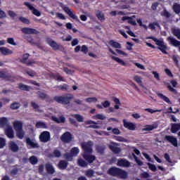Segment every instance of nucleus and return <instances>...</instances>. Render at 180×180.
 Wrapping results in <instances>:
<instances>
[{
    "label": "nucleus",
    "instance_id": "13",
    "mask_svg": "<svg viewBox=\"0 0 180 180\" xmlns=\"http://www.w3.org/2000/svg\"><path fill=\"white\" fill-rule=\"evenodd\" d=\"M46 43L53 48V50H60V47H63L60 45H58L57 42L52 41L51 38H46Z\"/></svg>",
    "mask_w": 180,
    "mask_h": 180
},
{
    "label": "nucleus",
    "instance_id": "36",
    "mask_svg": "<svg viewBox=\"0 0 180 180\" xmlns=\"http://www.w3.org/2000/svg\"><path fill=\"white\" fill-rule=\"evenodd\" d=\"M8 118L3 117L0 118V127H6L8 126Z\"/></svg>",
    "mask_w": 180,
    "mask_h": 180
},
{
    "label": "nucleus",
    "instance_id": "58",
    "mask_svg": "<svg viewBox=\"0 0 180 180\" xmlns=\"http://www.w3.org/2000/svg\"><path fill=\"white\" fill-rule=\"evenodd\" d=\"M155 26H157V27H160V24L158 22H153L149 24V28L152 30H155Z\"/></svg>",
    "mask_w": 180,
    "mask_h": 180
},
{
    "label": "nucleus",
    "instance_id": "4",
    "mask_svg": "<svg viewBox=\"0 0 180 180\" xmlns=\"http://www.w3.org/2000/svg\"><path fill=\"white\" fill-rule=\"evenodd\" d=\"M92 146H94V143H92V141H91L82 143L81 147L83 150V154H92V153L94 152L92 149Z\"/></svg>",
    "mask_w": 180,
    "mask_h": 180
},
{
    "label": "nucleus",
    "instance_id": "50",
    "mask_svg": "<svg viewBox=\"0 0 180 180\" xmlns=\"http://www.w3.org/2000/svg\"><path fill=\"white\" fill-rule=\"evenodd\" d=\"M173 11L176 13V15H179V13H180V5L178 4H174L173 5Z\"/></svg>",
    "mask_w": 180,
    "mask_h": 180
},
{
    "label": "nucleus",
    "instance_id": "59",
    "mask_svg": "<svg viewBox=\"0 0 180 180\" xmlns=\"http://www.w3.org/2000/svg\"><path fill=\"white\" fill-rule=\"evenodd\" d=\"M68 88H70V86H68L67 84H63V85L59 86V89L61 91H68Z\"/></svg>",
    "mask_w": 180,
    "mask_h": 180
},
{
    "label": "nucleus",
    "instance_id": "61",
    "mask_svg": "<svg viewBox=\"0 0 180 180\" xmlns=\"http://www.w3.org/2000/svg\"><path fill=\"white\" fill-rule=\"evenodd\" d=\"M146 112H148V113H157V112H161V110H153L152 108H146Z\"/></svg>",
    "mask_w": 180,
    "mask_h": 180
},
{
    "label": "nucleus",
    "instance_id": "30",
    "mask_svg": "<svg viewBox=\"0 0 180 180\" xmlns=\"http://www.w3.org/2000/svg\"><path fill=\"white\" fill-rule=\"evenodd\" d=\"M49 157L51 158H60L61 157V151L55 149L52 153L49 154Z\"/></svg>",
    "mask_w": 180,
    "mask_h": 180
},
{
    "label": "nucleus",
    "instance_id": "40",
    "mask_svg": "<svg viewBox=\"0 0 180 180\" xmlns=\"http://www.w3.org/2000/svg\"><path fill=\"white\" fill-rule=\"evenodd\" d=\"M18 88L21 91H30V86H29L26 84H23L22 83L18 84Z\"/></svg>",
    "mask_w": 180,
    "mask_h": 180
},
{
    "label": "nucleus",
    "instance_id": "64",
    "mask_svg": "<svg viewBox=\"0 0 180 180\" xmlns=\"http://www.w3.org/2000/svg\"><path fill=\"white\" fill-rule=\"evenodd\" d=\"M81 51L84 53V54H87L88 53V47L86 45H83L82 46Z\"/></svg>",
    "mask_w": 180,
    "mask_h": 180
},
{
    "label": "nucleus",
    "instance_id": "48",
    "mask_svg": "<svg viewBox=\"0 0 180 180\" xmlns=\"http://www.w3.org/2000/svg\"><path fill=\"white\" fill-rule=\"evenodd\" d=\"M86 176H88V178H92L94 175H95V172L93 169H88L86 171L85 173Z\"/></svg>",
    "mask_w": 180,
    "mask_h": 180
},
{
    "label": "nucleus",
    "instance_id": "7",
    "mask_svg": "<svg viewBox=\"0 0 180 180\" xmlns=\"http://www.w3.org/2000/svg\"><path fill=\"white\" fill-rule=\"evenodd\" d=\"M60 140L63 143H71L72 141V134L70 131H66L60 136Z\"/></svg>",
    "mask_w": 180,
    "mask_h": 180
},
{
    "label": "nucleus",
    "instance_id": "16",
    "mask_svg": "<svg viewBox=\"0 0 180 180\" xmlns=\"http://www.w3.org/2000/svg\"><path fill=\"white\" fill-rule=\"evenodd\" d=\"M123 124L125 129L128 130L134 131L136 130V125L133 122H127L126 120H123Z\"/></svg>",
    "mask_w": 180,
    "mask_h": 180
},
{
    "label": "nucleus",
    "instance_id": "10",
    "mask_svg": "<svg viewBox=\"0 0 180 180\" xmlns=\"http://www.w3.org/2000/svg\"><path fill=\"white\" fill-rule=\"evenodd\" d=\"M82 157L88 164H92V162L96 160V157L94 155H91V153L83 154Z\"/></svg>",
    "mask_w": 180,
    "mask_h": 180
},
{
    "label": "nucleus",
    "instance_id": "51",
    "mask_svg": "<svg viewBox=\"0 0 180 180\" xmlns=\"http://www.w3.org/2000/svg\"><path fill=\"white\" fill-rule=\"evenodd\" d=\"M20 108V104L19 103L15 102L11 105V109H12V110H16Z\"/></svg>",
    "mask_w": 180,
    "mask_h": 180
},
{
    "label": "nucleus",
    "instance_id": "8",
    "mask_svg": "<svg viewBox=\"0 0 180 180\" xmlns=\"http://www.w3.org/2000/svg\"><path fill=\"white\" fill-rule=\"evenodd\" d=\"M39 141L41 143H47L50 141V132L44 131L39 135Z\"/></svg>",
    "mask_w": 180,
    "mask_h": 180
},
{
    "label": "nucleus",
    "instance_id": "57",
    "mask_svg": "<svg viewBox=\"0 0 180 180\" xmlns=\"http://www.w3.org/2000/svg\"><path fill=\"white\" fill-rule=\"evenodd\" d=\"M19 20H20L22 23H25L26 25H29V23H30V20L25 17H19Z\"/></svg>",
    "mask_w": 180,
    "mask_h": 180
},
{
    "label": "nucleus",
    "instance_id": "54",
    "mask_svg": "<svg viewBox=\"0 0 180 180\" xmlns=\"http://www.w3.org/2000/svg\"><path fill=\"white\" fill-rule=\"evenodd\" d=\"M132 155H133L137 165H139V167H141V165H143V161L139 160L137 156L134 153H133Z\"/></svg>",
    "mask_w": 180,
    "mask_h": 180
},
{
    "label": "nucleus",
    "instance_id": "26",
    "mask_svg": "<svg viewBox=\"0 0 180 180\" xmlns=\"http://www.w3.org/2000/svg\"><path fill=\"white\" fill-rule=\"evenodd\" d=\"M13 127L15 131L23 130V124L20 121H15L13 122Z\"/></svg>",
    "mask_w": 180,
    "mask_h": 180
},
{
    "label": "nucleus",
    "instance_id": "18",
    "mask_svg": "<svg viewBox=\"0 0 180 180\" xmlns=\"http://www.w3.org/2000/svg\"><path fill=\"white\" fill-rule=\"evenodd\" d=\"M29 53H25L22 55V58L21 60V63H22V64H26V65H32V64H34V61H32V60H29L27 61V60L29 59Z\"/></svg>",
    "mask_w": 180,
    "mask_h": 180
},
{
    "label": "nucleus",
    "instance_id": "2",
    "mask_svg": "<svg viewBox=\"0 0 180 180\" xmlns=\"http://www.w3.org/2000/svg\"><path fill=\"white\" fill-rule=\"evenodd\" d=\"M72 99H74V94H66L64 96H55L53 97V101L61 105H70Z\"/></svg>",
    "mask_w": 180,
    "mask_h": 180
},
{
    "label": "nucleus",
    "instance_id": "25",
    "mask_svg": "<svg viewBox=\"0 0 180 180\" xmlns=\"http://www.w3.org/2000/svg\"><path fill=\"white\" fill-rule=\"evenodd\" d=\"M85 124H91L88 127L89 129H99V126L96 125L98 124V122L92 121V120H88L85 121Z\"/></svg>",
    "mask_w": 180,
    "mask_h": 180
},
{
    "label": "nucleus",
    "instance_id": "43",
    "mask_svg": "<svg viewBox=\"0 0 180 180\" xmlns=\"http://www.w3.org/2000/svg\"><path fill=\"white\" fill-rule=\"evenodd\" d=\"M29 161H30V164H32V165H36V164H37V162H39V159H37V158H36V156L32 155L30 158Z\"/></svg>",
    "mask_w": 180,
    "mask_h": 180
},
{
    "label": "nucleus",
    "instance_id": "29",
    "mask_svg": "<svg viewBox=\"0 0 180 180\" xmlns=\"http://www.w3.org/2000/svg\"><path fill=\"white\" fill-rule=\"evenodd\" d=\"M58 167L59 169H66V168L68 167V162L65 160H60Z\"/></svg>",
    "mask_w": 180,
    "mask_h": 180
},
{
    "label": "nucleus",
    "instance_id": "52",
    "mask_svg": "<svg viewBox=\"0 0 180 180\" xmlns=\"http://www.w3.org/2000/svg\"><path fill=\"white\" fill-rule=\"evenodd\" d=\"M147 165L149 169L152 171V172H157V167L155 166V165H153L151 163H147Z\"/></svg>",
    "mask_w": 180,
    "mask_h": 180
},
{
    "label": "nucleus",
    "instance_id": "37",
    "mask_svg": "<svg viewBox=\"0 0 180 180\" xmlns=\"http://www.w3.org/2000/svg\"><path fill=\"white\" fill-rule=\"evenodd\" d=\"M110 58H112V60H114V61H117V63H120V65H123L124 67H126V62L124 61L123 60L113 56H111Z\"/></svg>",
    "mask_w": 180,
    "mask_h": 180
},
{
    "label": "nucleus",
    "instance_id": "21",
    "mask_svg": "<svg viewBox=\"0 0 180 180\" xmlns=\"http://www.w3.org/2000/svg\"><path fill=\"white\" fill-rule=\"evenodd\" d=\"M45 168L46 169V172L49 174L50 175H53L54 172H56V170L54 169V167H53V165L51 163H46L45 165Z\"/></svg>",
    "mask_w": 180,
    "mask_h": 180
},
{
    "label": "nucleus",
    "instance_id": "39",
    "mask_svg": "<svg viewBox=\"0 0 180 180\" xmlns=\"http://www.w3.org/2000/svg\"><path fill=\"white\" fill-rule=\"evenodd\" d=\"M35 127H37V129H47V124H46V122H37L35 124Z\"/></svg>",
    "mask_w": 180,
    "mask_h": 180
},
{
    "label": "nucleus",
    "instance_id": "6",
    "mask_svg": "<svg viewBox=\"0 0 180 180\" xmlns=\"http://www.w3.org/2000/svg\"><path fill=\"white\" fill-rule=\"evenodd\" d=\"M64 12L70 16L72 19L75 20L76 22H78L79 23H81V21L79 20V18H78V16L75 15V13L72 11L68 6H65L63 8Z\"/></svg>",
    "mask_w": 180,
    "mask_h": 180
},
{
    "label": "nucleus",
    "instance_id": "11",
    "mask_svg": "<svg viewBox=\"0 0 180 180\" xmlns=\"http://www.w3.org/2000/svg\"><path fill=\"white\" fill-rule=\"evenodd\" d=\"M24 5L27 7H28V8L30 9V11H32V13L33 15H34L35 16H41V13H40V11L37 9H36L35 8L33 7V6H32V4H30V3L25 1L24 2Z\"/></svg>",
    "mask_w": 180,
    "mask_h": 180
},
{
    "label": "nucleus",
    "instance_id": "56",
    "mask_svg": "<svg viewBox=\"0 0 180 180\" xmlns=\"http://www.w3.org/2000/svg\"><path fill=\"white\" fill-rule=\"evenodd\" d=\"M134 81L135 82H137V84H139V85H141L142 82H141V77L139 75H136L133 77Z\"/></svg>",
    "mask_w": 180,
    "mask_h": 180
},
{
    "label": "nucleus",
    "instance_id": "42",
    "mask_svg": "<svg viewBox=\"0 0 180 180\" xmlns=\"http://www.w3.org/2000/svg\"><path fill=\"white\" fill-rule=\"evenodd\" d=\"M37 94L38 95L39 98L42 101H44V99H47V98H49V96L46 94V93H43L42 91H37Z\"/></svg>",
    "mask_w": 180,
    "mask_h": 180
},
{
    "label": "nucleus",
    "instance_id": "9",
    "mask_svg": "<svg viewBox=\"0 0 180 180\" xmlns=\"http://www.w3.org/2000/svg\"><path fill=\"white\" fill-rule=\"evenodd\" d=\"M167 40L174 47H179V51L180 52V41L179 40L174 38V37H168Z\"/></svg>",
    "mask_w": 180,
    "mask_h": 180
},
{
    "label": "nucleus",
    "instance_id": "28",
    "mask_svg": "<svg viewBox=\"0 0 180 180\" xmlns=\"http://www.w3.org/2000/svg\"><path fill=\"white\" fill-rule=\"evenodd\" d=\"M157 95H158V98H160V99H162V101L166 102V103H168L169 105H172V103L169 100V98L167 97L164 94H162L161 93H158Z\"/></svg>",
    "mask_w": 180,
    "mask_h": 180
},
{
    "label": "nucleus",
    "instance_id": "34",
    "mask_svg": "<svg viewBox=\"0 0 180 180\" xmlns=\"http://www.w3.org/2000/svg\"><path fill=\"white\" fill-rule=\"evenodd\" d=\"M172 34L174 37H176L178 40H180V29L179 28H172Z\"/></svg>",
    "mask_w": 180,
    "mask_h": 180
},
{
    "label": "nucleus",
    "instance_id": "19",
    "mask_svg": "<svg viewBox=\"0 0 180 180\" xmlns=\"http://www.w3.org/2000/svg\"><path fill=\"white\" fill-rule=\"evenodd\" d=\"M135 18H136V15H132L131 17L124 16L122 17V20L123 21L128 20V23H129V25H132V26H136L137 23L136 22V20H133V19H134Z\"/></svg>",
    "mask_w": 180,
    "mask_h": 180
},
{
    "label": "nucleus",
    "instance_id": "31",
    "mask_svg": "<svg viewBox=\"0 0 180 180\" xmlns=\"http://www.w3.org/2000/svg\"><path fill=\"white\" fill-rule=\"evenodd\" d=\"M109 148L113 153V154H119V153L122 151V149H120V148L115 145H110Z\"/></svg>",
    "mask_w": 180,
    "mask_h": 180
},
{
    "label": "nucleus",
    "instance_id": "35",
    "mask_svg": "<svg viewBox=\"0 0 180 180\" xmlns=\"http://www.w3.org/2000/svg\"><path fill=\"white\" fill-rule=\"evenodd\" d=\"M108 43L111 47H114L115 49H122V44L117 41L110 40Z\"/></svg>",
    "mask_w": 180,
    "mask_h": 180
},
{
    "label": "nucleus",
    "instance_id": "12",
    "mask_svg": "<svg viewBox=\"0 0 180 180\" xmlns=\"http://www.w3.org/2000/svg\"><path fill=\"white\" fill-rule=\"evenodd\" d=\"M21 32L25 34H39L40 33L37 30L30 27H23L21 29Z\"/></svg>",
    "mask_w": 180,
    "mask_h": 180
},
{
    "label": "nucleus",
    "instance_id": "15",
    "mask_svg": "<svg viewBox=\"0 0 180 180\" xmlns=\"http://www.w3.org/2000/svg\"><path fill=\"white\" fill-rule=\"evenodd\" d=\"M165 139L167 140V141L171 143V144H172V146L174 147H178V140L176 138L174 137L173 136L167 135L165 136Z\"/></svg>",
    "mask_w": 180,
    "mask_h": 180
},
{
    "label": "nucleus",
    "instance_id": "17",
    "mask_svg": "<svg viewBox=\"0 0 180 180\" xmlns=\"http://www.w3.org/2000/svg\"><path fill=\"white\" fill-rule=\"evenodd\" d=\"M8 147L13 153H18V151H19V146H18V143L13 141H11L8 143Z\"/></svg>",
    "mask_w": 180,
    "mask_h": 180
},
{
    "label": "nucleus",
    "instance_id": "38",
    "mask_svg": "<svg viewBox=\"0 0 180 180\" xmlns=\"http://www.w3.org/2000/svg\"><path fill=\"white\" fill-rule=\"evenodd\" d=\"M106 147H105V146L102 145H98L96 147V150L97 151V153H98V154H103V153H105V150Z\"/></svg>",
    "mask_w": 180,
    "mask_h": 180
},
{
    "label": "nucleus",
    "instance_id": "45",
    "mask_svg": "<svg viewBox=\"0 0 180 180\" xmlns=\"http://www.w3.org/2000/svg\"><path fill=\"white\" fill-rule=\"evenodd\" d=\"M63 157L65 158L66 161H72V160H74V156L71 153H65Z\"/></svg>",
    "mask_w": 180,
    "mask_h": 180
},
{
    "label": "nucleus",
    "instance_id": "60",
    "mask_svg": "<svg viewBox=\"0 0 180 180\" xmlns=\"http://www.w3.org/2000/svg\"><path fill=\"white\" fill-rule=\"evenodd\" d=\"M8 16L11 18V19H14L18 16V14H16L13 11H8Z\"/></svg>",
    "mask_w": 180,
    "mask_h": 180
},
{
    "label": "nucleus",
    "instance_id": "63",
    "mask_svg": "<svg viewBox=\"0 0 180 180\" xmlns=\"http://www.w3.org/2000/svg\"><path fill=\"white\" fill-rule=\"evenodd\" d=\"M26 73L32 77H35L36 75V72L34 70H27Z\"/></svg>",
    "mask_w": 180,
    "mask_h": 180
},
{
    "label": "nucleus",
    "instance_id": "46",
    "mask_svg": "<svg viewBox=\"0 0 180 180\" xmlns=\"http://www.w3.org/2000/svg\"><path fill=\"white\" fill-rule=\"evenodd\" d=\"M72 117H75V119H76V120L79 122H84V117H82L81 115L79 114H75L72 115Z\"/></svg>",
    "mask_w": 180,
    "mask_h": 180
},
{
    "label": "nucleus",
    "instance_id": "41",
    "mask_svg": "<svg viewBox=\"0 0 180 180\" xmlns=\"http://www.w3.org/2000/svg\"><path fill=\"white\" fill-rule=\"evenodd\" d=\"M16 136L18 139H20V140H23V137H25V131L23 129L16 131Z\"/></svg>",
    "mask_w": 180,
    "mask_h": 180
},
{
    "label": "nucleus",
    "instance_id": "44",
    "mask_svg": "<svg viewBox=\"0 0 180 180\" xmlns=\"http://www.w3.org/2000/svg\"><path fill=\"white\" fill-rule=\"evenodd\" d=\"M70 153L73 157H77L79 154V148L77 147L72 148L70 150Z\"/></svg>",
    "mask_w": 180,
    "mask_h": 180
},
{
    "label": "nucleus",
    "instance_id": "1",
    "mask_svg": "<svg viewBox=\"0 0 180 180\" xmlns=\"http://www.w3.org/2000/svg\"><path fill=\"white\" fill-rule=\"evenodd\" d=\"M108 175L111 176H119L121 179H127V172L119 167H112L108 170Z\"/></svg>",
    "mask_w": 180,
    "mask_h": 180
},
{
    "label": "nucleus",
    "instance_id": "32",
    "mask_svg": "<svg viewBox=\"0 0 180 180\" xmlns=\"http://www.w3.org/2000/svg\"><path fill=\"white\" fill-rule=\"evenodd\" d=\"M77 165L82 168H86V167H88V163L85 160H84L82 158H79L77 160Z\"/></svg>",
    "mask_w": 180,
    "mask_h": 180
},
{
    "label": "nucleus",
    "instance_id": "53",
    "mask_svg": "<svg viewBox=\"0 0 180 180\" xmlns=\"http://www.w3.org/2000/svg\"><path fill=\"white\" fill-rule=\"evenodd\" d=\"M93 119H98L99 120H105L106 119V117L102 114H96L93 117Z\"/></svg>",
    "mask_w": 180,
    "mask_h": 180
},
{
    "label": "nucleus",
    "instance_id": "14",
    "mask_svg": "<svg viewBox=\"0 0 180 180\" xmlns=\"http://www.w3.org/2000/svg\"><path fill=\"white\" fill-rule=\"evenodd\" d=\"M117 165H118V167H123L124 168H129V167H130V162L129 160L122 158L118 160Z\"/></svg>",
    "mask_w": 180,
    "mask_h": 180
},
{
    "label": "nucleus",
    "instance_id": "22",
    "mask_svg": "<svg viewBox=\"0 0 180 180\" xmlns=\"http://www.w3.org/2000/svg\"><path fill=\"white\" fill-rule=\"evenodd\" d=\"M158 127L156 124H146L144 128L142 129V131H153L155 129Z\"/></svg>",
    "mask_w": 180,
    "mask_h": 180
},
{
    "label": "nucleus",
    "instance_id": "47",
    "mask_svg": "<svg viewBox=\"0 0 180 180\" xmlns=\"http://www.w3.org/2000/svg\"><path fill=\"white\" fill-rule=\"evenodd\" d=\"M161 16H164L165 18H167V19H169V18H171V13L169 12H168V11H167V9L165 8L161 12Z\"/></svg>",
    "mask_w": 180,
    "mask_h": 180
},
{
    "label": "nucleus",
    "instance_id": "55",
    "mask_svg": "<svg viewBox=\"0 0 180 180\" xmlns=\"http://www.w3.org/2000/svg\"><path fill=\"white\" fill-rule=\"evenodd\" d=\"M27 41L30 43L32 46H34V44H37V42L34 41V39L32 37H27Z\"/></svg>",
    "mask_w": 180,
    "mask_h": 180
},
{
    "label": "nucleus",
    "instance_id": "3",
    "mask_svg": "<svg viewBox=\"0 0 180 180\" xmlns=\"http://www.w3.org/2000/svg\"><path fill=\"white\" fill-rule=\"evenodd\" d=\"M147 39L150 40H153L155 41L156 46H158V50H160L163 54H168L167 50H168V46L167 44L164 41L163 39H158L154 37H148Z\"/></svg>",
    "mask_w": 180,
    "mask_h": 180
},
{
    "label": "nucleus",
    "instance_id": "20",
    "mask_svg": "<svg viewBox=\"0 0 180 180\" xmlns=\"http://www.w3.org/2000/svg\"><path fill=\"white\" fill-rule=\"evenodd\" d=\"M26 143L27 144V146H30L31 148H39V147H40V145H39V143L32 141L30 138L26 139Z\"/></svg>",
    "mask_w": 180,
    "mask_h": 180
},
{
    "label": "nucleus",
    "instance_id": "27",
    "mask_svg": "<svg viewBox=\"0 0 180 180\" xmlns=\"http://www.w3.org/2000/svg\"><path fill=\"white\" fill-rule=\"evenodd\" d=\"M180 129V123H172L171 124V132L172 133H176Z\"/></svg>",
    "mask_w": 180,
    "mask_h": 180
},
{
    "label": "nucleus",
    "instance_id": "23",
    "mask_svg": "<svg viewBox=\"0 0 180 180\" xmlns=\"http://www.w3.org/2000/svg\"><path fill=\"white\" fill-rule=\"evenodd\" d=\"M0 53L3 56H9L10 54H13V51L6 47H0Z\"/></svg>",
    "mask_w": 180,
    "mask_h": 180
},
{
    "label": "nucleus",
    "instance_id": "62",
    "mask_svg": "<svg viewBox=\"0 0 180 180\" xmlns=\"http://www.w3.org/2000/svg\"><path fill=\"white\" fill-rule=\"evenodd\" d=\"M6 141L4 138H0V148H4V146H6Z\"/></svg>",
    "mask_w": 180,
    "mask_h": 180
},
{
    "label": "nucleus",
    "instance_id": "24",
    "mask_svg": "<svg viewBox=\"0 0 180 180\" xmlns=\"http://www.w3.org/2000/svg\"><path fill=\"white\" fill-rule=\"evenodd\" d=\"M6 136L8 137V139H13L15 137V134L13 132V129L12 127H8L6 130H5Z\"/></svg>",
    "mask_w": 180,
    "mask_h": 180
},
{
    "label": "nucleus",
    "instance_id": "49",
    "mask_svg": "<svg viewBox=\"0 0 180 180\" xmlns=\"http://www.w3.org/2000/svg\"><path fill=\"white\" fill-rule=\"evenodd\" d=\"M85 101L87 102V103H96V102H98V98H96V97H89L85 99Z\"/></svg>",
    "mask_w": 180,
    "mask_h": 180
},
{
    "label": "nucleus",
    "instance_id": "5",
    "mask_svg": "<svg viewBox=\"0 0 180 180\" xmlns=\"http://www.w3.org/2000/svg\"><path fill=\"white\" fill-rule=\"evenodd\" d=\"M0 78L6 79V81H9L10 82H15L16 81V76L12 75L5 71H0Z\"/></svg>",
    "mask_w": 180,
    "mask_h": 180
},
{
    "label": "nucleus",
    "instance_id": "33",
    "mask_svg": "<svg viewBox=\"0 0 180 180\" xmlns=\"http://www.w3.org/2000/svg\"><path fill=\"white\" fill-rule=\"evenodd\" d=\"M96 16L101 22H103L105 20V14L101 11H97L96 12Z\"/></svg>",
    "mask_w": 180,
    "mask_h": 180
}]
</instances>
